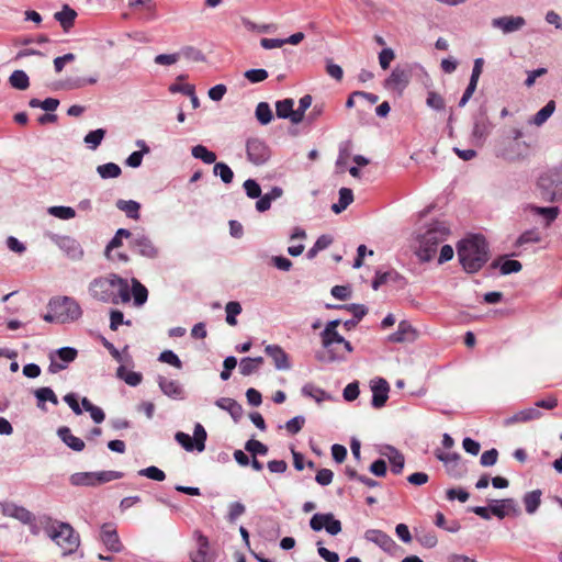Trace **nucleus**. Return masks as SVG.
<instances>
[{"label": "nucleus", "mask_w": 562, "mask_h": 562, "mask_svg": "<svg viewBox=\"0 0 562 562\" xmlns=\"http://www.w3.org/2000/svg\"><path fill=\"white\" fill-rule=\"evenodd\" d=\"M90 295L102 303L117 305L131 301V290L126 279L115 273L93 279L89 284Z\"/></svg>", "instance_id": "1"}, {"label": "nucleus", "mask_w": 562, "mask_h": 562, "mask_svg": "<svg viewBox=\"0 0 562 562\" xmlns=\"http://www.w3.org/2000/svg\"><path fill=\"white\" fill-rule=\"evenodd\" d=\"M458 258L464 271L477 272L490 258L486 239L481 235H474L461 240L458 245Z\"/></svg>", "instance_id": "2"}, {"label": "nucleus", "mask_w": 562, "mask_h": 562, "mask_svg": "<svg viewBox=\"0 0 562 562\" xmlns=\"http://www.w3.org/2000/svg\"><path fill=\"white\" fill-rule=\"evenodd\" d=\"M449 234L450 229L446 223H431L424 233L417 236L418 246L415 255L423 262L430 261L437 254L438 246L448 238Z\"/></svg>", "instance_id": "3"}, {"label": "nucleus", "mask_w": 562, "mask_h": 562, "mask_svg": "<svg viewBox=\"0 0 562 562\" xmlns=\"http://www.w3.org/2000/svg\"><path fill=\"white\" fill-rule=\"evenodd\" d=\"M413 77H423L430 80L425 68L418 63L397 64L390 75L384 79L383 87L387 91L402 95L409 86Z\"/></svg>", "instance_id": "4"}, {"label": "nucleus", "mask_w": 562, "mask_h": 562, "mask_svg": "<svg viewBox=\"0 0 562 562\" xmlns=\"http://www.w3.org/2000/svg\"><path fill=\"white\" fill-rule=\"evenodd\" d=\"M322 345L325 351L317 356L323 362H335L344 360V352L335 345H340L346 352H352L351 344L346 340L338 331L323 330L321 333Z\"/></svg>", "instance_id": "5"}, {"label": "nucleus", "mask_w": 562, "mask_h": 562, "mask_svg": "<svg viewBox=\"0 0 562 562\" xmlns=\"http://www.w3.org/2000/svg\"><path fill=\"white\" fill-rule=\"evenodd\" d=\"M48 537L64 551V555L74 553L80 544L79 535L67 522H58L46 529Z\"/></svg>", "instance_id": "6"}, {"label": "nucleus", "mask_w": 562, "mask_h": 562, "mask_svg": "<svg viewBox=\"0 0 562 562\" xmlns=\"http://www.w3.org/2000/svg\"><path fill=\"white\" fill-rule=\"evenodd\" d=\"M538 187L544 200H562V164L542 175L538 180Z\"/></svg>", "instance_id": "7"}, {"label": "nucleus", "mask_w": 562, "mask_h": 562, "mask_svg": "<svg viewBox=\"0 0 562 562\" xmlns=\"http://www.w3.org/2000/svg\"><path fill=\"white\" fill-rule=\"evenodd\" d=\"M48 307L50 311H57L60 324L75 322L82 315L80 305L70 296L54 297L49 301Z\"/></svg>", "instance_id": "8"}, {"label": "nucleus", "mask_w": 562, "mask_h": 562, "mask_svg": "<svg viewBox=\"0 0 562 562\" xmlns=\"http://www.w3.org/2000/svg\"><path fill=\"white\" fill-rule=\"evenodd\" d=\"M206 438H207L206 430L200 423H196L194 425L193 437H191L190 435H188L183 431H178L175 435V440L186 451H189V452L194 451V450H196L198 452L204 451Z\"/></svg>", "instance_id": "9"}, {"label": "nucleus", "mask_w": 562, "mask_h": 562, "mask_svg": "<svg viewBox=\"0 0 562 562\" xmlns=\"http://www.w3.org/2000/svg\"><path fill=\"white\" fill-rule=\"evenodd\" d=\"M46 236L71 260H81L85 251L80 243L67 235L47 233Z\"/></svg>", "instance_id": "10"}, {"label": "nucleus", "mask_w": 562, "mask_h": 562, "mask_svg": "<svg viewBox=\"0 0 562 562\" xmlns=\"http://www.w3.org/2000/svg\"><path fill=\"white\" fill-rule=\"evenodd\" d=\"M130 248L137 255L148 259H156L159 256V248L143 232L132 233Z\"/></svg>", "instance_id": "11"}, {"label": "nucleus", "mask_w": 562, "mask_h": 562, "mask_svg": "<svg viewBox=\"0 0 562 562\" xmlns=\"http://www.w3.org/2000/svg\"><path fill=\"white\" fill-rule=\"evenodd\" d=\"M246 153L248 160L256 166L266 164L271 156L269 146L257 137L249 138L246 142Z\"/></svg>", "instance_id": "12"}, {"label": "nucleus", "mask_w": 562, "mask_h": 562, "mask_svg": "<svg viewBox=\"0 0 562 562\" xmlns=\"http://www.w3.org/2000/svg\"><path fill=\"white\" fill-rule=\"evenodd\" d=\"M310 527L314 531L325 529L330 536H336L341 531V522L331 513L314 514L310 520Z\"/></svg>", "instance_id": "13"}, {"label": "nucleus", "mask_w": 562, "mask_h": 562, "mask_svg": "<svg viewBox=\"0 0 562 562\" xmlns=\"http://www.w3.org/2000/svg\"><path fill=\"white\" fill-rule=\"evenodd\" d=\"M436 457L443 462L447 473L453 479H461L468 473L465 463L458 453L437 452Z\"/></svg>", "instance_id": "14"}, {"label": "nucleus", "mask_w": 562, "mask_h": 562, "mask_svg": "<svg viewBox=\"0 0 562 562\" xmlns=\"http://www.w3.org/2000/svg\"><path fill=\"white\" fill-rule=\"evenodd\" d=\"M100 541L110 552L120 553L123 550V544L120 540L117 530L111 522H106L101 526Z\"/></svg>", "instance_id": "15"}, {"label": "nucleus", "mask_w": 562, "mask_h": 562, "mask_svg": "<svg viewBox=\"0 0 562 562\" xmlns=\"http://www.w3.org/2000/svg\"><path fill=\"white\" fill-rule=\"evenodd\" d=\"M370 389L372 392V401L371 404L374 408H382L390 393V384L383 378H375L370 381Z\"/></svg>", "instance_id": "16"}, {"label": "nucleus", "mask_w": 562, "mask_h": 562, "mask_svg": "<svg viewBox=\"0 0 562 562\" xmlns=\"http://www.w3.org/2000/svg\"><path fill=\"white\" fill-rule=\"evenodd\" d=\"M491 24L504 34H510L522 29L526 25V20L522 16L505 15L493 19Z\"/></svg>", "instance_id": "17"}, {"label": "nucleus", "mask_w": 562, "mask_h": 562, "mask_svg": "<svg viewBox=\"0 0 562 562\" xmlns=\"http://www.w3.org/2000/svg\"><path fill=\"white\" fill-rule=\"evenodd\" d=\"M1 512L4 516L14 518L24 525H30L35 519L34 515L29 509L14 503L2 504Z\"/></svg>", "instance_id": "18"}, {"label": "nucleus", "mask_w": 562, "mask_h": 562, "mask_svg": "<svg viewBox=\"0 0 562 562\" xmlns=\"http://www.w3.org/2000/svg\"><path fill=\"white\" fill-rule=\"evenodd\" d=\"M157 383L160 391L172 400H182L184 398V390L182 385L177 380H169L162 375L157 378Z\"/></svg>", "instance_id": "19"}, {"label": "nucleus", "mask_w": 562, "mask_h": 562, "mask_svg": "<svg viewBox=\"0 0 562 562\" xmlns=\"http://www.w3.org/2000/svg\"><path fill=\"white\" fill-rule=\"evenodd\" d=\"M364 539L375 543L385 552H391L395 547V541L384 531L378 529H369L364 532Z\"/></svg>", "instance_id": "20"}, {"label": "nucleus", "mask_w": 562, "mask_h": 562, "mask_svg": "<svg viewBox=\"0 0 562 562\" xmlns=\"http://www.w3.org/2000/svg\"><path fill=\"white\" fill-rule=\"evenodd\" d=\"M265 352L273 360L277 370H289L291 368L289 356L279 345L266 346Z\"/></svg>", "instance_id": "21"}, {"label": "nucleus", "mask_w": 562, "mask_h": 562, "mask_svg": "<svg viewBox=\"0 0 562 562\" xmlns=\"http://www.w3.org/2000/svg\"><path fill=\"white\" fill-rule=\"evenodd\" d=\"M416 338V330L407 321L398 323L397 330L387 337L390 342H406L413 341Z\"/></svg>", "instance_id": "22"}, {"label": "nucleus", "mask_w": 562, "mask_h": 562, "mask_svg": "<svg viewBox=\"0 0 562 562\" xmlns=\"http://www.w3.org/2000/svg\"><path fill=\"white\" fill-rule=\"evenodd\" d=\"M209 547L207 538L200 535L198 538V549L190 552L191 562H214V557L210 553Z\"/></svg>", "instance_id": "23"}, {"label": "nucleus", "mask_w": 562, "mask_h": 562, "mask_svg": "<svg viewBox=\"0 0 562 562\" xmlns=\"http://www.w3.org/2000/svg\"><path fill=\"white\" fill-rule=\"evenodd\" d=\"M57 435L60 440L74 451L80 452L86 447L85 441L79 437L74 436L71 430L66 426L58 428Z\"/></svg>", "instance_id": "24"}, {"label": "nucleus", "mask_w": 562, "mask_h": 562, "mask_svg": "<svg viewBox=\"0 0 562 562\" xmlns=\"http://www.w3.org/2000/svg\"><path fill=\"white\" fill-rule=\"evenodd\" d=\"M215 405L218 408L226 411L235 422H238L243 416V407L234 398L221 397L215 401Z\"/></svg>", "instance_id": "25"}, {"label": "nucleus", "mask_w": 562, "mask_h": 562, "mask_svg": "<svg viewBox=\"0 0 562 562\" xmlns=\"http://www.w3.org/2000/svg\"><path fill=\"white\" fill-rule=\"evenodd\" d=\"M76 16L77 12L68 4H65L60 11L54 14L55 20L60 23L66 32L74 25Z\"/></svg>", "instance_id": "26"}, {"label": "nucleus", "mask_w": 562, "mask_h": 562, "mask_svg": "<svg viewBox=\"0 0 562 562\" xmlns=\"http://www.w3.org/2000/svg\"><path fill=\"white\" fill-rule=\"evenodd\" d=\"M540 416L541 413L539 409H537L536 407H528L507 418L506 424L510 425L515 423H526L529 420L538 419Z\"/></svg>", "instance_id": "27"}, {"label": "nucleus", "mask_w": 562, "mask_h": 562, "mask_svg": "<svg viewBox=\"0 0 562 562\" xmlns=\"http://www.w3.org/2000/svg\"><path fill=\"white\" fill-rule=\"evenodd\" d=\"M116 207L124 212L128 218L138 220L140 204L134 200H117L115 203Z\"/></svg>", "instance_id": "28"}, {"label": "nucleus", "mask_w": 562, "mask_h": 562, "mask_svg": "<svg viewBox=\"0 0 562 562\" xmlns=\"http://www.w3.org/2000/svg\"><path fill=\"white\" fill-rule=\"evenodd\" d=\"M353 201V193L351 189L341 188L339 190V200L337 203L331 205V210L334 213L339 214L345 211Z\"/></svg>", "instance_id": "29"}, {"label": "nucleus", "mask_w": 562, "mask_h": 562, "mask_svg": "<svg viewBox=\"0 0 562 562\" xmlns=\"http://www.w3.org/2000/svg\"><path fill=\"white\" fill-rule=\"evenodd\" d=\"M262 363H263L262 357L243 358L239 363V372L244 376L250 375L254 372H256Z\"/></svg>", "instance_id": "30"}, {"label": "nucleus", "mask_w": 562, "mask_h": 562, "mask_svg": "<svg viewBox=\"0 0 562 562\" xmlns=\"http://www.w3.org/2000/svg\"><path fill=\"white\" fill-rule=\"evenodd\" d=\"M541 495L542 493L540 490H535L525 494L524 505L528 514L531 515L537 512L538 507L541 504Z\"/></svg>", "instance_id": "31"}, {"label": "nucleus", "mask_w": 562, "mask_h": 562, "mask_svg": "<svg viewBox=\"0 0 562 562\" xmlns=\"http://www.w3.org/2000/svg\"><path fill=\"white\" fill-rule=\"evenodd\" d=\"M116 376L131 386H137L143 380V375L139 372L128 371L124 366L117 368Z\"/></svg>", "instance_id": "32"}, {"label": "nucleus", "mask_w": 562, "mask_h": 562, "mask_svg": "<svg viewBox=\"0 0 562 562\" xmlns=\"http://www.w3.org/2000/svg\"><path fill=\"white\" fill-rule=\"evenodd\" d=\"M302 394L306 397L313 398L317 403H321V402H324V401L330 398V396L326 393V391H324L323 389H321L312 383H306L305 385H303Z\"/></svg>", "instance_id": "33"}, {"label": "nucleus", "mask_w": 562, "mask_h": 562, "mask_svg": "<svg viewBox=\"0 0 562 562\" xmlns=\"http://www.w3.org/2000/svg\"><path fill=\"white\" fill-rule=\"evenodd\" d=\"M94 481V472H77L69 477V482L74 486H95Z\"/></svg>", "instance_id": "34"}, {"label": "nucleus", "mask_w": 562, "mask_h": 562, "mask_svg": "<svg viewBox=\"0 0 562 562\" xmlns=\"http://www.w3.org/2000/svg\"><path fill=\"white\" fill-rule=\"evenodd\" d=\"M132 294L135 306H142L145 304L148 297L147 289L135 278L132 279Z\"/></svg>", "instance_id": "35"}, {"label": "nucleus", "mask_w": 562, "mask_h": 562, "mask_svg": "<svg viewBox=\"0 0 562 562\" xmlns=\"http://www.w3.org/2000/svg\"><path fill=\"white\" fill-rule=\"evenodd\" d=\"M294 101L292 99H284L278 101L276 104V112L280 119H289L292 122L295 110H293Z\"/></svg>", "instance_id": "36"}, {"label": "nucleus", "mask_w": 562, "mask_h": 562, "mask_svg": "<svg viewBox=\"0 0 562 562\" xmlns=\"http://www.w3.org/2000/svg\"><path fill=\"white\" fill-rule=\"evenodd\" d=\"M34 395L38 401L37 406L42 409H45L44 403L46 401L53 403L54 405L58 404V398L50 387H40L34 391Z\"/></svg>", "instance_id": "37"}, {"label": "nucleus", "mask_w": 562, "mask_h": 562, "mask_svg": "<svg viewBox=\"0 0 562 562\" xmlns=\"http://www.w3.org/2000/svg\"><path fill=\"white\" fill-rule=\"evenodd\" d=\"M9 82L18 90H26L30 87L29 76L23 70H14L9 77Z\"/></svg>", "instance_id": "38"}, {"label": "nucleus", "mask_w": 562, "mask_h": 562, "mask_svg": "<svg viewBox=\"0 0 562 562\" xmlns=\"http://www.w3.org/2000/svg\"><path fill=\"white\" fill-rule=\"evenodd\" d=\"M554 110L555 102L551 100L533 115L530 123L541 126L553 114Z\"/></svg>", "instance_id": "39"}, {"label": "nucleus", "mask_w": 562, "mask_h": 562, "mask_svg": "<svg viewBox=\"0 0 562 562\" xmlns=\"http://www.w3.org/2000/svg\"><path fill=\"white\" fill-rule=\"evenodd\" d=\"M131 236H132V232H130L128 229H126V228H119L116 231L114 237L109 241V244L105 247V256L109 258L110 257V251L115 249V248L121 247L122 244H123V241H122L123 238H126V239L131 240Z\"/></svg>", "instance_id": "40"}, {"label": "nucleus", "mask_w": 562, "mask_h": 562, "mask_svg": "<svg viewBox=\"0 0 562 562\" xmlns=\"http://www.w3.org/2000/svg\"><path fill=\"white\" fill-rule=\"evenodd\" d=\"M389 461L391 463V471L394 474L402 473L405 464L404 456L395 448L390 447Z\"/></svg>", "instance_id": "41"}, {"label": "nucleus", "mask_w": 562, "mask_h": 562, "mask_svg": "<svg viewBox=\"0 0 562 562\" xmlns=\"http://www.w3.org/2000/svg\"><path fill=\"white\" fill-rule=\"evenodd\" d=\"M97 172L102 179L117 178L121 176V167L114 162H106L97 167Z\"/></svg>", "instance_id": "42"}, {"label": "nucleus", "mask_w": 562, "mask_h": 562, "mask_svg": "<svg viewBox=\"0 0 562 562\" xmlns=\"http://www.w3.org/2000/svg\"><path fill=\"white\" fill-rule=\"evenodd\" d=\"M514 508H515L514 499L506 498V499L495 502V504L491 506V512L493 515H495L499 519H503L507 515V512L510 509H514Z\"/></svg>", "instance_id": "43"}, {"label": "nucleus", "mask_w": 562, "mask_h": 562, "mask_svg": "<svg viewBox=\"0 0 562 562\" xmlns=\"http://www.w3.org/2000/svg\"><path fill=\"white\" fill-rule=\"evenodd\" d=\"M191 154L194 158L201 159L204 164H214L216 161V155L215 153L209 150L203 145H196L192 147Z\"/></svg>", "instance_id": "44"}, {"label": "nucleus", "mask_w": 562, "mask_h": 562, "mask_svg": "<svg viewBox=\"0 0 562 562\" xmlns=\"http://www.w3.org/2000/svg\"><path fill=\"white\" fill-rule=\"evenodd\" d=\"M255 115L262 125L269 124L273 119L272 110L267 102H259L257 104Z\"/></svg>", "instance_id": "45"}, {"label": "nucleus", "mask_w": 562, "mask_h": 562, "mask_svg": "<svg viewBox=\"0 0 562 562\" xmlns=\"http://www.w3.org/2000/svg\"><path fill=\"white\" fill-rule=\"evenodd\" d=\"M47 213L54 217L68 221L76 216L75 209L70 206H64V205H56V206H49L47 209Z\"/></svg>", "instance_id": "46"}, {"label": "nucleus", "mask_w": 562, "mask_h": 562, "mask_svg": "<svg viewBox=\"0 0 562 562\" xmlns=\"http://www.w3.org/2000/svg\"><path fill=\"white\" fill-rule=\"evenodd\" d=\"M105 136V130L103 128H97L94 131H91L89 132L86 136H85V143L87 145L88 148L92 149V150H95L102 139L104 138Z\"/></svg>", "instance_id": "47"}, {"label": "nucleus", "mask_w": 562, "mask_h": 562, "mask_svg": "<svg viewBox=\"0 0 562 562\" xmlns=\"http://www.w3.org/2000/svg\"><path fill=\"white\" fill-rule=\"evenodd\" d=\"M333 243V238L328 235H322L317 238L312 248L308 249L306 257L313 259L321 251L329 247Z\"/></svg>", "instance_id": "48"}, {"label": "nucleus", "mask_w": 562, "mask_h": 562, "mask_svg": "<svg viewBox=\"0 0 562 562\" xmlns=\"http://www.w3.org/2000/svg\"><path fill=\"white\" fill-rule=\"evenodd\" d=\"M312 104V97L310 94L303 95L299 101V108L295 110L294 117H292L293 124H299L304 119L305 111L311 106Z\"/></svg>", "instance_id": "49"}, {"label": "nucleus", "mask_w": 562, "mask_h": 562, "mask_svg": "<svg viewBox=\"0 0 562 562\" xmlns=\"http://www.w3.org/2000/svg\"><path fill=\"white\" fill-rule=\"evenodd\" d=\"M226 312V322L231 326H235L237 324L236 316L241 313V305L239 302L231 301L225 306Z\"/></svg>", "instance_id": "50"}, {"label": "nucleus", "mask_w": 562, "mask_h": 562, "mask_svg": "<svg viewBox=\"0 0 562 562\" xmlns=\"http://www.w3.org/2000/svg\"><path fill=\"white\" fill-rule=\"evenodd\" d=\"M541 235L537 229H528L524 232L516 240V246H524L527 244L539 243Z\"/></svg>", "instance_id": "51"}, {"label": "nucleus", "mask_w": 562, "mask_h": 562, "mask_svg": "<svg viewBox=\"0 0 562 562\" xmlns=\"http://www.w3.org/2000/svg\"><path fill=\"white\" fill-rule=\"evenodd\" d=\"M213 171L215 175H218L224 183H231L234 178V172L224 162H215Z\"/></svg>", "instance_id": "52"}, {"label": "nucleus", "mask_w": 562, "mask_h": 562, "mask_svg": "<svg viewBox=\"0 0 562 562\" xmlns=\"http://www.w3.org/2000/svg\"><path fill=\"white\" fill-rule=\"evenodd\" d=\"M94 477H95L94 482H95V486H97V485H100L103 483L119 480V479L123 477V473L119 472V471H100V472H94Z\"/></svg>", "instance_id": "53"}, {"label": "nucleus", "mask_w": 562, "mask_h": 562, "mask_svg": "<svg viewBox=\"0 0 562 562\" xmlns=\"http://www.w3.org/2000/svg\"><path fill=\"white\" fill-rule=\"evenodd\" d=\"M416 540L425 548L431 549L437 546L438 539L432 531H420L416 533Z\"/></svg>", "instance_id": "54"}, {"label": "nucleus", "mask_w": 562, "mask_h": 562, "mask_svg": "<svg viewBox=\"0 0 562 562\" xmlns=\"http://www.w3.org/2000/svg\"><path fill=\"white\" fill-rule=\"evenodd\" d=\"M245 450L251 453L254 457L257 454L266 456L268 453V447L255 439H250L245 443Z\"/></svg>", "instance_id": "55"}, {"label": "nucleus", "mask_w": 562, "mask_h": 562, "mask_svg": "<svg viewBox=\"0 0 562 562\" xmlns=\"http://www.w3.org/2000/svg\"><path fill=\"white\" fill-rule=\"evenodd\" d=\"M138 475L146 476L158 482H161L166 479L165 472L155 465L139 470Z\"/></svg>", "instance_id": "56"}, {"label": "nucleus", "mask_w": 562, "mask_h": 562, "mask_svg": "<svg viewBox=\"0 0 562 562\" xmlns=\"http://www.w3.org/2000/svg\"><path fill=\"white\" fill-rule=\"evenodd\" d=\"M532 210L536 214L541 215L547 220V225H550L559 215V209L557 206H535Z\"/></svg>", "instance_id": "57"}, {"label": "nucleus", "mask_w": 562, "mask_h": 562, "mask_svg": "<svg viewBox=\"0 0 562 562\" xmlns=\"http://www.w3.org/2000/svg\"><path fill=\"white\" fill-rule=\"evenodd\" d=\"M246 512V507L240 502H233L228 506L227 520L235 522Z\"/></svg>", "instance_id": "58"}, {"label": "nucleus", "mask_w": 562, "mask_h": 562, "mask_svg": "<svg viewBox=\"0 0 562 562\" xmlns=\"http://www.w3.org/2000/svg\"><path fill=\"white\" fill-rule=\"evenodd\" d=\"M179 54H180V57L182 56L188 60H192V61H203L204 60V55L202 54V52L192 46L183 47L179 52Z\"/></svg>", "instance_id": "59"}, {"label": "nucleus", "mask_w": 562, "mask_h": 562, "mask_svg": "<svg viewBox=\"0 0 562 562\" xmlns=\"http://www.w3.org/2000/svg\"><path fill=\"white\" fill-rule=\"evenodd\" d=\"M426 104L436 111H441L445 109L443 98L435 91L428 92L427 99H426Z\"/></svg>", "instance_id": "60"}, {"label": "nucleus", "mask_w": 562, "mask_h": 562, "mask_svg": "<svg viewBox=\"0 0 562 562\" xmlns=\"http://www.w3.org/2000/svg\"><path fill=\"white\" fill-rule=\"evenodd\" d=\"M159 361L168 363L177 369H181L182 362L172 350H165L159 355Z\"/></svg>", "instance_id": "61"}, {"label": "nucleus", "mask_w": 562, "mask_h": 562, "mask_svg": "<svg viewBox=\"0 0 562 562\" xmlns=\"http://www.w3.org/2000/svg\"><path fill=\"white\" fill-rule=\"evenodd\" d=\"M245 192L250 199H258L261 195V188L254 179H247L243 184Z\"/></svg>", "instance_id": "62"}, {"label": "nucleus", "mask_w": 562, "mask_h": 562, "mask_svg": "<svg viewBox=\"0 0 562 562\" xmlns=\"http://www.w3.org/2000/svg\"><path fill=\"white\" fill-rule=\"evenodd\" d=\"M245 78L249 80L251 83H258L268 78V72L266 69H249L244 74Z\"/></svg>", "instance_id": "63"}, {"label": "nucleus", "mask_w": 562, "mask_h": 562, "mask_svg": "<svg viewBox=\"0 0 562 562\" xmlns=\"http://www.w3.org/2000/svg\"><path fill=\"white\" fill-rule=\"evenodd\" d=\"M57 357L67 366L76 359L77 350L72 347H63L57 350Z\"/></svg>", "instance_id": "64"}]
</instances>
